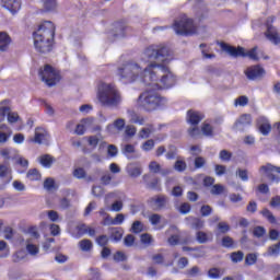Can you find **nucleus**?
Instances as JSON below:
<instances>
[{"label": "nucleus", "instance_id": "72a5a7b5", "mask_svg": "<svg viewBox=\"0 0 280 280\" xmlns=\"http://www.w3.org/2000/svg\"><path fill=\"white\" fill-rule=\"evenodd\" d=\"M201 132L205 137H213V127L208 122H203L201 126Z\"/></svg>", "mask_w": 280, "mask_h": 280}, {"label": "nucleus", "instance_id": "6e6d98bb", "mask_svg": "<svg viewBox=\"0 0 280 280\" xmlns=\"http://www.w3.org/2000/svg\"><path fill=\"white\" fill-rule=\"evenodd\" d=\"M218 230H219L220 233L225 234V233L230 232L231 228L226 222H220L218 224Z\"/></svg>", "mask_w": 280, "mask_h": 280}, {"label": "nucleus", "instance_id": "864d4df0", "mask_svg": "<svg viewBox=\"0 0 280 280\" xmlns=\"http://www.w3.org/2000/svg\"><path fill=\"white\" fill-rule=\"evenodd\" d=\"M149 170L153 174H159L161 172V165L156 162H150Z\"/></svg>", "mask_w": 280, "mask_h": 280}, {"label": "nucleus", "instance_id": "473e14b6", "mask_svg": "<svg viewBox=\"0 0 280 280\" xmlns=\"http://www.w3.org/2000/svg\"><path fill=\"white\" fill-rule=\"evenodd\" d=\"M225 191V187L221 184H214L212 185L210 189V194L213 196H219Z\"/></svg>", "mask_w": 280, "mask_h": 280}, {"label": "nucleus", "instance_id": "e2e57ef3", "mask_svg": "<svg viewBox=\"0 0 280 280\" xmlns=\"http://www.w3.org/2000/svg\"><path fill=\"white\" fill-rule=\"evenodd\" d=\"M261 214L268 219L269 222L276 223V217L268 209L261 211Z\"/></svg>", "mask_w": 280, "mask_h": 280}, {"label": "nucleus", "instance_id": "7c9ffc66", "mask_svg": "<svg viewBox=\"0 0 280 280\" xmlns=\"http://www.w3.org/2000/svg\"><path fill=\"white\" fill-rule=\"evenodd\" d=\"M55 159L50 154H45L40 156V164L44 167H51Z\"/></svg>", "mask_w": 280, "mask_h": 280}, {"label": "nucleus", "instance_id": "a18cd8bd", "mask_svg": "<svg viewBox=\"0 0 280 280\" xmlns=\"http://www.w3.org/2000/svg\"><path fill=\"white\" fill-rule=\"evenodd\" d=\"M143 231V223L141 221H135V223L131 225V232L138 234L142 233Z\"/></svg>", "mask_w": 280, "mask_h": 280}, {"label": "nucleus", "instance_id": "f3484780", "mask_svg": "<svg viewBox=\"0 0 280 280\" xmlns=\"http://www.w3.org/2000/svg\"><path fill=\"white\" fill-rule=\"evenodd\" d=\"M257 126L259 132L265 137H267L269 132L272 130V126L269 124V120L266 117H259L257 119Z\"/></svg>", "mask_w": 280, "mask_h": 280}, {"label": "nucleus", "instance_id": "c03bdc74", "mask_svg": "<svg viewBox=\"0 0 280 280\" xmlns=\"http://www.w3.org/2000/svg\"><path fill=\"white\" fill-rule=\"evenodd\" d=\"M104 194H105V190L102 186H93L92 187V195L95 198H100V197L104 196Z\"/></svg>", "mask_w": 280, "mask_h": 280}, {"label": "nucleus", "instance_id": "338daca9", "mask_svg": "<svg viewBox=\"0 0 280 280\" xmlns=\"http://www.w3.org/2000/svg\"><path fill=\"white\" fill-rule=\"evenodd\" d=\"M270 206L273 209H280V196L279 195L271 198Z\"/></svg>", "mask_w": 280, "mask_h": 280}, {"label": "nucleus", "instance_id": "3c124183", "mask_svg": "<svg viewBox=\"0 0 280 280\" xmlns=\"http://www.w3.org/2000/svg\"><path fill=\"white\" fill-rule=\"evenodd\" d=\"M191 211L190 203L184 202L182 206L178 207V212L182 214H187Z\"/></svg>", "mask_w": 280, "mask_h": 280}, {"label": "nucleus", "instance_id": "6e6552de", "mask_svg": "<svg viewBox=\"0 0 280 280\" xmlns=\"http://www.w3.org/2000/svg\"><path fill=\"white\" fill-rule=\"evenodd\" d=\"M10 104V100L0 102V117L4 120L5 116H8L9 124H16L19 121V115L11 110Z\"/></svg>", "mask_w": 280, "mask_h": 280}, {"label": "nucleus", "instance_id": "5fc2aeb1", "mask_svg": "<svg viewBox=\"0 0 280 280\" xmlns=\"http://www.w3.org/2000/svg\"><path fill=\"white\" fill-rule=\"evenodd\" d=\"M207 161L205 158L202 156H197L195 159V167L196 170H200L201 167H203L206 165Z\"/></svg>", "mask_w": 280, "mask_h": 280}, {"label": "nucleus", "instance_id": "dca6fc26", "mask_svg": "<svg viewBox=\"0 0 280 280\" xmlns=\"http://www.w3.org/2000/svg\"><path fill=\"white\" fill-rule=\"evenodd\" d=\"M205 119V115L200 112L189 109L187 112V122L189 126H198Z\"/></svg>", "mask_w": 280, "mask_h": 280}, {"label": "nucleus", "instance_id": "4d7b16f0", "mask_svg": "<svg viewBox=\"0 0 280 280\" xmlns=\"http://www.w3.org/2000/svg\"><path fill=\"white\" fill-rule=\"evenodd\" d=\"M257 254H248L246 256V265L247 266H254L257 261Z\"/></svg>", "mask_w": 280, "mask_h": 280}, {"label": "nucleus", "instance_id": "f257e3e1", "mask_svg": "<svg viewBox=\"0 0 280 280\" xmlns=\"http://www.w3.org/2000/svg\"><path fill=\"white\" fill-rule=\"evenodd\" d=\"M142 60H158L143 68L142 83L153 90L171 89L176 84V77L164 65L172 60L171 51L165 45H150L142 52Z\"/></svg>", "mask_w": 280, "mask_h": 280}, {"label": "nucleus", "instance_id": "9b49d317", "mask_svg": "<svg viewBox=\"0 0 280 280\" xmlns=\"http://www.w3.org/2000/svg\"><path fill=\"white\" fill-rule=\"evenodd\" d=\"M28 142L35 144H47L49 142V133L44 128H35L34 138H30Z\"/></svg>", "mask_w": 280, "mask_h": 280}, {"label": "nucleus", "instance_id": "4c0bfd02", "mask_svg": "<svg viewBox=\"0 0 280 280\" xmlns=\"http://www.w3.org/2000/svg\"><path fill=\"white\" fill-rule=\"evenodd\" d=\"M130 122L139 125V126H143L144 125V118L138 116L136 113H131L130 114Z\"/></svg>", "mask_w": 280, "mask_h": 280}, {"label": "nucleus", "instance_id": "4be33fe9", "mask_svg": "<svg viewBox=\"0 0 280 280\" xmlns=\"http://www.w3.org/2000/svg\"><path fill=\"white\" fill-rule=\"evenodd\" d=\"M22 241L26 245V250L28 252L30 255L36 256V255L39 254V248L34 243V240H32V238H23Z\"/></svg>", "mask_w": 280, "mask_h": 280}, {"label": "nucleus", "instance_id": "20e7f679", "mask_svg": "<svg viewBox=\"0 0 280 280\" xmlns=\"http://www.w3.org/2000/svg\"><path fill=\"white\" fill-rule=\"evenodd\" d=\"M143 73L144 69H142V67L135 61H127L122 63V66H119L117 69V75L119 77V80L125 83H132L138 79L143 82Z\"/></svg>", "mask_w": 280, "mask_h": 280}, {"label": "nucleus", "instance_id": "09e8293b", "mask_svg": "<svg viewBox=\"0 0 280 280\" xmlns=\"http://www.w3.org/2000/svg\"><path fill=\"white\" fill-rule=\"evenodd\" d=\"M44 188L48 191L55 189V182L51 177H47L44 182Z\"/></svg>", "mask_w": 280, "mask_h": 280}, {"label": "nucleus", "instance_id": "de8ad7c7", "mask_svg": "<svg viewBox=\"0 0 280 280\" xmlns=\"http://www.w3.org/2000/svg\"><path fill=\"white\" fill-rule=\"evenodd\" d=\"M155 147V141L154 140H147L142 143V150L144 152H149L151 150H153Z\"/></svg>", "mask_w": 280, "mask_h": 280}, {"label": "nucleus", "instance_id": "7ed1b4c3", "mask_svg": "<svg viewBox=\"0 0 280 280\" xmlns=\"http://www.w3.org/2000/svg\"><path fill=\"white\" fill-rule=\"evenodd\" d=\"M96 98L102 106L109 108H117L122 102L121 94L117 86L109 83H102L98 85Z\"/></svg>", "mask_w": 280, "mask_h": 280}, {"label": "nucleus", "instance_id": "bf43d9fd", "mask_svg": "<svg viewBox=\"0 0 280 280\" xmlns=\"http://www.w3.org/2000/svg\"><path fill=\"white\" fill-rule=\"evenodd\" d=\"M197 252L196 257H203L206 255L205 250L198 248H190L187 246L183 247V252Z\"/></svg>", "mask_w": 280, "mask_h": 280}, {"label": "nucleus", "instance_id": "1a4fd4ad", "mask_svg": "<svg viewBox=\"0 0 280 280\" xmlns=\"http://www.w3.org/2000/svg\"><path fill=\"white\" fill-rule=\"evenodd\" d=\"M33 36L38 38H52L55 36V25L50 21H45L39 28L34 32Z\"/></svg>", "mask_w": 280, "mask_h": 280}, {"label": "nucleus", "instance_id": "9d476101", "mask_svg": "<svg viewBox=\"0 0 280 280\" xmlns=\"http://www.w3.org/2000/svg\"><path fill=\"white\" fill-rule=\"evenodd\" d=\"M52 39L54 38L34 36V47L42 54H48L52 47Z\"/></svg>", "mask_w": 280, "mask_h": 280}, {"label": "nucleus", "instance_id": "423d86ee", "mask_svg": "<svg viewBox=\"0 0 280 280\" xmlns=\"http://www.w3.org/2000/svg\"><path fill=\"white\" fill-rule=\"evenodd\" d=\"M39 77L40 80L44 81L49 88L56 85L61 80L59 72L48 63H46L44 68L39 70Z\"/></svg>", "mask_w": 280, "mask_h": 280}, {"label": "nucleus", "instance_id": "5701e85b", "mask_svg": "<svg viewBox=\"0 0 280 280\" xmlns=\"http://www.w3.org/2000/svg\"><path fill=\"white\" fill-rule=\"evenodd\" d=\"M11 173H12V170L9 163L0 164V178L9 177L8 183H10L12 180Z\"/></svg>", "mask_w": 280, "mask_h": 280}, {"label": "nucleus", "instance_id": "8fccbe9b", "mask_svg": "<svg viewBox=\"0 0 280 280\" xmlns=\"http://www.w3.org/2000/svg\"><path fill=\"white\" fill-rule=\"evenodd\" d=\"M268 255L269 256H278L280 255V247L278 244H273L268 248Z\"/></svg>", "mask_w": 280, "mask_h": 280}, {"label": "nucleus", "instance_id": "bb28decb", "mask_svg": "<svg viewBox=\"0 0 280 280\" xmlns=\"http://www.w3.org/2000/svg\"><path fill=\"white\" fill-rule=\"evenodd\" d=\"M93 242L89 238H83L79 242V247L81 252L89 253L93 249Z\"/></svg>", "mask_w": 280, "mask_h": 280}, {"label": "nucleus", "instance_id": "ddd939ff", "mask_svg": "<svg viewBox=\"0 0 280 280\" xmlns=\"http://www.w3.org/2000/svg\"><path fill=\"white\" fill-rule=\"evenodd\" d=\"M221 49L232 58L245 57V50L243 47H234L228 43L222 42L220 44Z\"/></svg>", "mask_w": 280, "mask_h": 280}, {"label": "nucleus", "instance_id": "a878e982", "mask_svg": "<svg viewBox=\"0 0 280 280\" xmlns=\"http://www.w3.org/2000/svg\"><path fill=\"white\" fill-rule=\"evenodd\" d=\"M110 238L119 242L122 238L124 230L121 228H109Z\"/></svg>", "mask_w": 280, "mask_h": 280}, {"label": "nucleus", "instance_id": "f03ea898", "mask_svg": "<svg viewBox=\"0 0 280 280\" xmlns=\"http://www.w3.org/2000/svg\"><path fill=\"white\" fill-rule=\"evenodd\" d=\"M166 105L167 98L165 96H161L154 90L143 91L137 98V107L148 113L155 112Z\"/></svg>", "mask_w": 280, "mask_h": 280}, {"label": "nucleus", "instance_id": "39448f33", "mask_svg": "<svg viewBox=\"0 0 280 280\" xmlns=\"http://www.w3.org/2000/svg\"><path fill=\"white\" fill-rule=\"evenodd\" d=\"M173 30L178 36H194L197 34L198 27L192 19L186 14L179 15L173 23Z\"/></svg>", "mask_w": 280, "mask_h": 280}, {"label": "nucleus", "instance_id": "b1692460", "mask_svg": "<svg viewBox=\"0 0 280 280\" xmlns=\"http://www.w3.org/2000/svg\"><path fill=\"white\" fill-rule=\"evenodd\" d=\"M46 12H54L58 9V0H40Z\"/></svg>", "mask_w": 280, "mask_h": 280}, {"label": "nucleus", "instance_id": "052dcab7", "mask_svg": "<svg viewBox=\"0 0 280 280\" xmlns=\"http://www.w3.org/2000/svg\"><path fill=\"white\" fill-rule=\"evenodd\" d=\"M126 125V121L124 118H117L115 121H114V127L118 130V131H121L124 129Z\"/></svg>", "mask_w": 280, "mask_h": 280}, {"label": "nucleus", "instance_id": "2eb2a0df", "mask_svg": "<svg viewBox=\"0 0 280 280\" xmlns=\"http://www.w3.org/2000/svg\"><path fill=\"white\" fill-rule=\"evenodd\" d=\"M265 74H266L265 69L259 65L252 66L246 71L247 78L252 81L259 80L264 78Z\"/></svg>", "mask_w": 280, "mask_h": 280}, {"label": "nucleus", "instance_id": "79ce46f5", "mask_svg": "<svg viewBox=\"0 0 280 280\" xmlns=\"http://www.w3.org/2000/svg\"><path fill=\"white\" fill-rule=\"evenodd\" d=\"M109 242V238L107 235H101L95 238V243L98 244L101 247H106Z\"/></svg>", "mask_w": 280, "mask_h": 280}, {"label": "nucleus", "instance_id": "0eeeda50", "mask_svg": "<svg viewBox=\"0 0 280 280\" xmlns=\"http://www.w3.org/2000/svg\"><path fill=\"white\" fill-rule=\"evenodd\" d=\"M260 174L270 180L272 184H279L280 183V167H277L270 163L260 166Z\"/></svg>", "mask_w": 280, "mask_h": 280}, {"label": "nucleus", "instance_id": "13d9d810", "mask_svg": "<svg viewBox=\"0 0 280 280\" xmlns=\"http://www.w3.org/2000/svg\"><path fill=\"white\" fill-rule=\"evenodd\" d=\"M213 212V208L210 206H201L200 213L201 217H209Z\"/></svg>", "mask_w": 280, "mask_h": 280}, {"label": "nucleus", "instance_id": "0e129e2a", "mask_svg": "<svg viewBox=\"0 0 280 280\" xmlns=\"http://www.w3.org/2000/svg\"><path fill=\"white\" fill-rule=\"evenodd\" d=\"M113 180L112 174L110 173H105L102 175L101 177V182L104 186H107L110 184V182Z\"/></svg>", "mask_w": 280, "mask_h": 280}, {"label": "nucleus", "instance_id": "69168bd1", "mask_svg": "<svg viewBox=\"0 0 280 280\" xmlns=\"http://www.w3.org/2000/svg\"><path fill=\"white\" fill-rule=\"evenodd\" d=\"M234 244L233 238H231L230 236H224L222 238V246L225 248H231Z\"/></svg>", "mask_w": 280, "mask_h": 280}, {"label": "nucleus", "instance_id": "49530a36", "mask_svg": "<svg viewBox=\"0 0 280 280\" xmlns=\"http://www.w3.org/2000/svg\"><path fill=\"white\" fill-rule=\"evenodd\" d=\"M128 259V257L125 255V253L124 252H121V250H118V252H116L115 254H114V260L116 261V262H124V261H126Z\"/></svg>", "mask_w": 280, "mask_h": 280}, {"label": "nucleus", "instance_id": "f704fd0d", "mask_svg": "<svg viewBox=\"0 0 280 280\" xmlns=\"http://www.w3.org/2000/svg\"><path fill=\"white\" fill-rule=\"evenodd\" d=\"M244 259V253L241 250L233 252L231 254V260L233 264H238Z\"/></svg>", "mask_w": 280, "mask_h": 280}, {"label": "nucleus", "instance_id": "2f4dec72", "mask_svg": "<svg viewBox=\"0 0 280 280\" xmlns=\"http://www.w3.org/2000/svg\"><path fill=\"white\" fill-rule=\"evenodd\" d=\"M126 32V26L124 24L117 23L115 26V38H124Z\"/></svg>", "mask_w": 280, "mask_h": 280}, {"label": "nucleus", "instance_id": "aec40b11", "mask_svg": "<svg viewBox=\"0 0 280 280\" xmlns=\"http://www.w3.org/2000/svg\"><path fill=\"white\" fill-rule=\"evenodd\" d=\"M246 57H248L249 60H255V61H258L261 58L265 59V60L269 59L268 56H264V52L261 50H259L258 47H254L250 50H248L246 52Z\"/></svg>", "mask_w": 280, "mask_h": 280}, {"label": "nucleus", "instance_id": "393cba45", "mask_svg": "<svg viewBox=\"0 0 280 280\" xmlns=\"http://www.w3.org/2000/svg\"><path fill=\"white\" fill-rule=\"evenodd\" d=\"M187 220L190 221V228L194 230H201L205 226V220L201 218L188 217Z\"/></svg>", "mask_w": 280, "mask_h": 280}, {"label": "nucleus", "instance_id": "e433bc0d", "mask_svg": "<svg viewBox=\"0 0 280 280\" xmlns=\"http://www.w3.org/2000/svg\"><path fill=\"white\" fill-rule=\"evenodd\" d=\"M90 229V226H88L86 224H79L77 225V234L75 237L80 238L81 236H83L84 234L88 233V230Z\"/></svg>", "mask_w": 280, "mask_h": 280}, {"label": "nucleus", "instance_id": "c85d7f7f", "mask_svg": "<svg viewBox=\"0 0 280 280\" xmlns=\"http://www.w3.org/2000/svg\"><path fill=\"white\" fill-rule=\"evenodd\" d=\"M224 273H225V270H223V269L211 268L208 271V277L211 279H218V278L224 276Z\"/></svg>", "mask_w": 280, "mask_h": 280}, {"label": "nucleus", "instance_id": "58836bf2", "mask_svg": "<svg viewBox=\"0 0 280 280\" xmlns=\"http://www.w3.org/2000/svg\"><path fill=\"white\" fill-rule=\"evenodd\" d=\"M196 240H197V242L199 243V244H207V242H208V235H207V233L206 232H203V231H198L197 233H196Z\"/></svg>", "mask_w": 280, "mask_h": 280}, {"label": "nucleus", "instance_id": "37998d69", "mask_svg": "<svg viewBox=\"0 0 280 280\" xmlns=\"http://www.w3.org/2000/svg\"><path fill=\"white\" fill-rule=\"evenodd\" d=\"M187 132H188V136H189V137H192V138H195V137H200V136H201V129L198 128L197 126H191V127L187 130Z\"/></svg>", "mask_w": 280, "mask_h": 280}, {"label": "nucleus", "instance_id": "4468645a", "mask_svg": "<svg viewBox=\"0 0 280 280\" xmlns=\"http://www.w3.org/2000/svg\"><path fill=\"white\" fill-rule=\"evenodd\" d=\"M271 22H272V19H268L267 32H266L265 36L273 45L280 46V33L276 30V27L273 25L269 24Z\"/></svg>", "mask_w": 280, "mask_h": 280}, {"label": "nucleus", "instance_id": "c756f323", "mask_svg": "<svg viewBox=\"0 0 280 280\" xmlns=\"http://www.w3.org/2000/svg\"><path fill=\"white\" fill-rule=\"evenodd\" d=\"M154 132V126L153 125H149L148 128H142L139 131V137L141 139H147L150 137V135H152Z\"/></svg>", "mask_w": 280, "mask_h": 280}, {"label": "nucleus", "instance_id": "6ab92c4d", "mask_svg": "<svg viewBox=\"0 0 280 280\" xmlns=\"http://www.w3.org/2000/svg\"><path fill=\"white\" fill-rule=\"evenodd\" d=\"M2 7L9 12L15 14L19 10H21L22 3L21 0H2Z\"/></svg>", "mask_w": 280, "mask_h": 280}, {"label": "nucleus", "instance_id": "ea45409f", "mask_svg": "<svg viewBox=\"0 0 280 280\" xmlns=\"http://www.w3.org/2000/svg\"><path fill=\"white\" fill-rule=\"evenodd\" d=\"M219 159L222 162H230L231 159H232V152L231 151H226V150H222V151H220Z\"/></svg>", "mask_w": 280, "mask_h": 280}, {"label": "nucleus", "instance_id": "c9c22d12", "mask_svg": "<svg viewBox=\"0 0 280 280\" xmlns=\"http://www.w3.org/2000/svg\"><path fill=\"white\" fill-rule=\"evenodd\" d=\"M27 178L30 180H40L42 175H40V173L36 168H32L27 173Z\"/></svg>", "mask_w": 280, "mask_h": 280}, {"label": "nucleus", "instance_id": "a211bd4d", "mask_svg": "<svg viewBox=\"0 0 280 280\" xmlns=\"http://www.w3.org/2000/svg\"><path fill=\"white\" fill-rule=\"evenodd\" d=\"M127 174L130 178H138L142 175L143 170L140 164L137 163H130L127 165Z\"/></svg>", "mask_w": 280, "mask_h": 280}, {"label": "nucleus", "instance_id": "680f3d73", "mask_svg": "<svg viewBox=\"0 0 280 280\" xmlns=\"http://www.w3.org/2000/svg\"><path fill=\"white\" fill-rule=\"evenodd\" d=\"M162 220V217L160 214L153 213L152 215L149 217V222L152 225H158Z\"/></svg>", "mask_w": 280, "mask_h": 280}, {"label": "nucleus", "instance_id": "603ef678", "mask_svg": "<svg viewBox=\"0 0 280 280\" xmlns=\"http://www.w3.org/2000/svg\"><path fill=\"white\" fill-rule=\"evenodd\" d=\"M177 156V148L176 147H170V151L166 152L165 159L173 160Z\"/></svg>", "mask_w": 280, "mask_h": 280}, {"label": "nucleus", "instance_id": "774afa93", "mask_svg": "<svg viewBox=\"0 0 280 280\" xmlns=\"http://www.w3.org/2000/svg\"><path fill=\"white\" fill-rule=\"evenodd\" d=\"M73 175H74L75 178H85L86 177L85 170L82 168V167L77 168L74 171Z\"/></svg>", "mask_w": 280, "mask_h": 280}, {"label": "nucleus", "instance_id": "412c9836", "mask_svg": "<svg viewBox=\"0 0 280 280\" xmlns=\"http://www.w3.org/2000/svg\"><path fill=\"white\" fill-rule=\"evenodd\" d=\"M12 38L7 32H0V51L4 52L10 49Z\"/></svg>", "mask_w": 280, "mask_h": 280}, {"label": "nucleus", "instance_id": "cd10ccee", "mask_svg": "<svg viewBox=\"0 0 280 280\" xmlns=\"http://www.w3.org/2000/svg\"><path fill=\"white\" fill-rule=\"evenodd\" d=\"M246 125V116L242 115L241 118H237L234 125L236 131H244Z\"/></svg>", "mask_w": 280, "mask_h": 280}, {"label": "nucleus", "instance_id": "a19ab883", "mask_svg": "<svg viewBox=\"0 0 280 280\" xmlns=\"http://www.w3.org/2000/svg\"><path fill=\"white\" fill-rule=\"evenodd\" d=\"M187 167L186 162L183 160H177L174 164V170L177 171L178 173H183Z\"/></svg>", "mask_w": 280, "mask_h": 280}, {"label": "nucleus", "instance_id": "f8f14e48", "mask_svg": "<svg viewBox=\"0 0 280 280\" xmlns=\"http://www.w3.org/2000/svg\"><path fill=\"white\" fill-rule=\"evenodd\" d=\"M168 203V198L164 195L154 196L149 199V205L153 211H162L166 208Z\"/></svg>", "mask_w": 280, "mask_h": 280}]
</instances>
